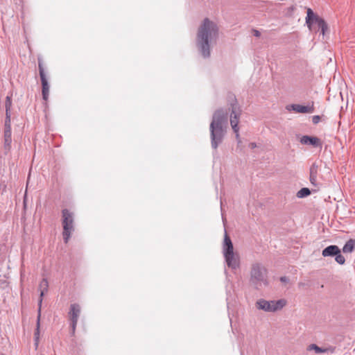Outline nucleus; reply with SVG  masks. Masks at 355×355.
<instances>
[{"label":"nucleus","mask_w":355,"mask_h":355,"mask_svg":"<svg viewBox=\"0 0 355 355\" xmlns=\"http://www.w3.org/2000/svg\"><path fill=\"white\" fill-rule=\"evenodd\" d=\"M218 36L219 29L217 24L205 18L199 26L196 35V46L204 58H209L211 49L216 44Z\"/></svg>","instance_id":"obj_1"},{"label":"nucleus","mask_w":355,"mask_h":355,"mask_svg":"<svg viewBox=\"0 0 355 355\" xmlns=\"http://www.w3.org/2000/svg\"><path fill=\"white\" fill-rule=\"evenodd\" d=\"M227 125V112L223 108L216 110L209 126L211 146L213 149L216 150L223 142L226 133Z\"/></svg>","instance_id":"obj_2"},{"label":"nucleus","mask_w":355,"mask_h":355,"mask_svg":"<svg viewBox=\"0 0 355 355\" xmlns=\"http://www.w3.org/2000/svg\"><path fill=\"white\" fill-rule=\"evenodd\" d=\"M250 283L256 289L268 284V270L262 263L256 262L252 264Z\"/></svg>","instance_id":"obj_3"},{"label":"nucleus","mask_w":355,"mask_h":355,"mask_svg":"<svg viewBox=\"0 0 355 355\" xmlns=\"http://www.w3.org/2000/svg\"><path fill=\"white\" fill-rule=\"evenodd\" d=\"M228 105L230 110V125L234 132L236 134V138H239V128L238 125L242 110L236 97L233 95L229 96Z\"/></svg>","instance_id":"obj_4"},{"label":"nucleus","mask_w":355,"mask_h":355,"mask_svg":"<svg viewBox=\"0 0 355 355\" xmlns=\"http://www.w3.org/2000/svg\"><path fill=\"white\" fill-rule=\"evenodd\" d=\"M62 215L63 227L62 236L64 242L67 243L71 237V233L74 231L73 214L69 211L67 209H64L62 211Z\"/></svg>","instance_id":"obj_5"},{"label":"nucleus","mask_w":355,"mask_h":355,"mask_svg":"<svg viewBox=\"0 0 355 355\" xmlns=\"http://www.w3.org/2000/svg\"><path fill=\"white\" fill-rule=\"evenodd\" d=\"M286 304V300L280 299L277 300L268 301L264 299H260L256 302V307L259 310L266 312H276L282 310Z\"/></svg>","instance_id":"obj_6"},{"label":"nucleus","mask_w":355,"mask_h":355,"mask_svg":"<svg viewBox=\"0 0 355 355\" xmlns=\"http://www.w3.org/2000/svg\"><path fill=\"white\" fill-rule=\"evenodd\" d=\"M307 15L306 17V24L309 28L312 30L313 25H317L318 29H320L322 35H324L328 30V25L325 21L315 14L311 8L307 9Z\"/></svg>","instance_id":"obj_7"},{"label":"nucleus","mask_w":355,"mask_h":355,"mask_svg":"<svg viewBox=\"0 0 355 355\" xmlns=\"http://www.w3.org/2000/svg\"><path fill=\"white\" fill-rule=\"evenodd\" d=\"M38 68H39V72H40V76L42 82V98L44 101H47L49 98V85L48 83V80L46 77V74L44 73V70L43 68V64L42 61L39 59L38 60Z\"/></svg>","instance_id":"obj_8"},{"label":"nucleus","mask_w":355,"mask_h":355,"mask_svg":"<svg viewBox=\"0 0 355 355\" xmlns=\"http://www.w3.org/2000/svg\"><path fill=\"white\" fill-rule=\"evenodd\" d=\"M80 313V307L78 304H72L70 306V311L69 314L70 315L71 319V334H75L77 322Z\"/></svg>","instance_id":"obj_9"},{"label":"nucleus","mask_w":355,"mask_h":355,"mask_svg":"<svg viewBox=\"0 0 355 355\" xmlns=\"http://www.w3.org/2000/svg\"><path fill=\"white\" fill-rule=\"evenodd\" d=\"M286 110L288 111H294L297 113H313L314 112L313 102L311 105H302L300 104H291L286 106Z\"/></svg>","instance_id":"obj_10"},{"label":"nucleus","mask_w":355,"mask_h":355,"mask_svg":"<svg viewBox=\"0 0 355 355\" xmlns=\"http://www.w3.org/2000/svg\"><path fill=\"white\" fill-rule=\"evenodd\" d=\"M318 171L319 164L318 162H315L311 164L309 169V180L311 184L317 188H319V186L320 185V182L318 179Z\"/></svg>","instance_id":"obj_11"},{"label":"nucleus","mask_w":355,"mask_h":355,"mask_svg":"<svg viewBox=\"0 0 355 355\" xmlns=\"http://www.w3.org/2000/svg\"><path fill=\"white\" fill-rule=\"evenodd\" d=\"M300 143L304 145H309L315 148H322V144L320 139L314 136L304 135L300 139Z\"/></svg>","instance_id":"obj_12"},{"label":"nucleus","mask_w":355,"mask_h":355,"mask_svg":"<svg viewBox=\"0 0 355 355\" xmlns=\"http://www.w3.org/2000/svg\"><path fill=\"white\" fill-rule=\"evenodd\" d=\"M227 266L232 270H236L239 268L240 258L237 253L230 254L224 257Z\"/></svg>","instance_id":"obj_13"},{"label":"nucleus","mask_w":355,"mask_h":355,"mask_svg":"<svg viewBox=\"0 0 355 355\" xmlns=\"http://www.w3.org/2000/svg\"><path fill=\"white\" fill-rule=\"evenodd\" d=\"M223 253L224 257L234 253L233 243L226 232L225 233L224 241L223 243Z\"/></svg>","instance_id":"obj_14"},{"label":"nucleus","mask_w":355,"mask_h":355,"mask_svg":"<svg viewBox=\"0 0 355 355\" xmlns=\"http://www.w3.org/2000/svg\"><path fill=\"white\" fill-rule=\"evenodd\" d=\"M340 252V249L336 245H331L323 249L322 255L324 257H335L336 254Z\"/></svg>","instance_id":"obj_15"},{"label":"nucleus","mask_w":355,"mask_h":355,"mask_svg":"<svg viewBox=\"0 0 355 355\" xmlns=\"http://www.w3.org/2000/svg\"><path fill=\"white\" fill-rule=\"evenodd\" d=\"M39 288L40 290L39 299H43L44 294L48 291L49 289V282L46 278L42 279L40 283Z\"/></svg>","instance_id":"obj_16"},{"label":"nucleus","mask_w":355,"mask_h":355,"mask_svg":"<svg viewBox=\"0 0 355 355\" xmlns=\"http://www.w3.org/2000/svg\"><path fill=\"white\" fill-rule=\"evenodd\" d=\"M355 248V239H350L348 240L343 248L344 253H351Z\"/></svg>","instance_id":"obj_17"},{"label":"nucleus","mask_w":355,"mask_h":355,"mask_svg":"<svg viewBox=\"0 0 355 355\" xmlns=\"http://www.w3.org/2000/svg\"><path fill=\"white\" fill-rule=\"evenodd\" d=\"M4 148L6 150H9L12 143V132H4Z\"/></svg>","instance_id":"obj_18"},{"label":"nucleus","mask_w":355,"mask_h":355,"mask_svg":"<svg viewBox=\"0 0 355 355\" xmlns=\"http://www.w3.org/2000/svg\"><path fill=\"white\" fill-rule=\"evenodd\" d=\"M310 194H311L310 189L309 188L304 187V188H302L300 191H297L296 196L299 198H303L307 197Z\"/></svg>","instance_id":"obj_19"},{"label":"nucleus","mask_w":355,"mask_h":355,"mask_svg":"<svg viewBox=\"0 0 355 355\" xmlns=\"http://www.w3.org/2000/svg\"><path fill=\"white\" fill-rule=\"evenodd\" d=\"M40 323H39V320H37L36 329H35V331L34 333V340H35V345L36 347L38 345L39 339H40Z\"/></svg>","instance_id":"obj_20"},{"label":"nucleus","mask_w":355,"mask_h":355,"mask_svg":"<svg viewBox=\"0 0 355 355\" xmlns=\"http://www.w3.org/2000/svg\"><path fill=\"white\" fill-rule=\"evenodd\" d=\"M309 350L313 349V350H315V353H317V354L327 352L326 349L321 348V347H318V345H316L315 344L310 345L309 346Z\"/></svg>","instance_id":"obj_21"},{"label":"nucleus","mask_w":355,"mask_h":355,"mask_svg":"<svg viewBox=\"0 0 355 355\" xmlns=\"http://www.w3.org/2000/svg\"><path fill=\"white\" fill-rule=\"evenodd\" d=\"M335 260L336 261L340 264V265H343L345 263V257L341 254V252L340 253H338L337 254H336L335 256Z\"/></svg>","instance_id":"obj_22"},{"label":"nucleus","mask_w":355,"mask_h":355,"mask_svg":"<svg viewBox=\"0 0 355 355\" xmlns=\"http://www.w3.org/2000/svg\"><path fill=\"white\" fill-rule=\"evenodd\" d=\"M12 106V100L10 96H6V102H5V107H6V112H10V108Z\"/></svg>","instance_id":"obj_23"},{"label":"nucleus","mask_w":355,"mask_h":355,"mask_svg":"<svg viewBox=\"0 0 355 355\" xmlns=\"http://www.w3.org/2000/svg\"><path fill=\"white\" fill-rule=\"evenodd\" d=\"M42 303V299H39L38 309H37V320H39V323H40Z\"/></svg>","instance_id":"obj_24"},{"label":"nucleus","mask_w":355,"mask_h":355,"mask_svg":"<svg viewBox=\"0 0 355 355\" xmlns=\"http://www.w3.org/2000/svg\"><path fill=\"white\" fill-rule=\"evenodd\" d=\"M10 112H6L5 124H10Z\"/></svg>","instance_id":"obj_25"},{"label":"nucleus","mask_w":355,"mask_h":355,"mask_svg":"<svg viewBox=\"0 0 355 355\" xmlns=\"http://www.w3.org/2000/svg\"><path fill=\"white\" fill-rule=\"evenodd\" d=\"M320 116L319 115H315L312 117V122L314 124H317L320 122Z\"/></svg>","instance_id":"obj_26"},{"label":"nucleus","mask_w":355,"mask_h":355,"mask_svg":"<svg viewBox=\"0 0 355 355\" xmlns=\"http://www.w3.org/2000/svg\"><path fill=\"white\" fill-rule=\"evenodd\" d=\"M4 132H12L11 124H4Z\"/></svg>","instance_id":"obj_27"},{"label":"nucleus","mask_w":355,"mask_h":355,"mask_svg":"<svg viewBox=\"0 0 355 355\" xmlns=\"http://www.w3.org/2000/svg\"><path fill=\"white\" fill-rule=\"evenodd\" d=\"M280 281L282 282V283H288L289 282V279L286 277V276H284V277H280Z\"/></svg>","instance_id":"obj_28"},{"label":"nucleus","mask_w":355,"mask_h":355,"mask_svg":"<svg viewBox=\"0 0 355 355\" xmlns=\"http://www.w3.org/2000/svg\"><path fill=\"white\" fill-rule=\"evenodd\" d=\"M249 147L251 149H254V148H255L257 147V144L254 142H251V143L249 144Z\"/></svg>","instance_id":"obj_29"},{"label":"nucleus","mask_w":355,"mask_h":355,"mask_svg":"<svg viewBox=\"0 0 355 355\" xmlns=\"http://www.w3.org/2000/svg\"><path fill=\"white\" fill-rule=\"evenodd\" d=\"M253 31H254V35L255 37H259V35H260V33H259V31H257V30H254Z\"/></svg>","instance_id":"obj_30"},{"label":"nucleus","mask_w":355,"mask_h":355,"mask_svg":"<svg viewBox=\"0 0 355 355\" xmlns=\"http://www.w3.org/2000/svg\"><path fill=\"white\" fill-rule=\"evenodd\" d=\"M220 209H221V211H223V207H220Z\"/></svg>","instance_id":"obj_31"}]
</instances>
